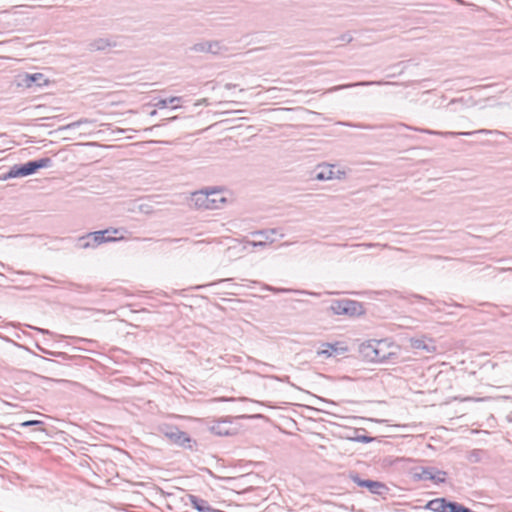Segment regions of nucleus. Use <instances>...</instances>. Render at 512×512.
Returning a JSON list of instances; mask_svg holds the SVG:
<instances>
[{
	"instance_id": "f257e3e1",
	"label": "nucleus",
	"mask_w": 512,
	"mask_h": 512,
	"mask_svg": "<svg viewBox=\"0 0 512 512\" xmlns=\"http://www.w3.org/2000/svg\"><path fill=\"white\" fill-rule=\"evenodd\" d=\"M191 201L199 209L215 210L222 208L227 199L220 190L213 189L194 192Z\"/></svg>"
},
{
	"instance_id": "f03ea898",
	"label": "nucleus",
	"mask_w": 512,
	"mask_h": 512,
	"mask_svg": "<svg viewBox=\"0 0 512 512\" xmlns=\"http://www.w3.org/2000/svg\"><path fill=\"white\" fill-rule=\"evenodd\" d=\"M393 347L387 340H369L362 345L361 351L366 358L372 362H385L395 355V352L389 349Z\"/></svg>"
},
{
	"instance_id": "7ed1b4c3",
	"label": "nucleus",
	"mask_w": 512,
	"mask_h": 512,
	"mask_svg": "<svg viewBox=\"0 0 512 512\" xmlns=\"http://www.w3.org/2000/svg\"><path fill=\"white\" fill-rule=\"evenodd\" d=\"M51 162V159L46 157L34 161H29L21 165H14L10 168L9 172L5 175L4 178L7 179L25 177L34 174L38 169L50 167Z\"/></svg>"
},
{
	"instance_id": "20e7f679",
	"label": "nucleus",
	"mask_w": 512,
	"mask_h": 512,
	"mask_svg": "<svg viewBox=\"0 0 512 512\" xmlns=\"http://www.w3.org/2000/svg\"><path fill=\"white\" fill-rule=\"evenodd\" d=\"M329 309L335 315L355 316L363 312L359 302L349 299L335 300Z\"/></svg>"
},
{
	"instance_id": "39448f33",
	"label": "nucleus",
	"mask_w": 512,
	"mask_h": 512,
	"mask_svg": "<svg viewBox=\"0 0 512 512\" xmlns=\"http://www.w3.org/2000/svg\"><path fill=\"white\" fill-rule=\"evenodd\" d=\"M108 232L109 230L96 231L89 233L86 236L80 237L78 239V246L82 249L95 248L106 241L114 240V238L105 237V234Z\"/></svg>"
},
{
	"instance_id": "423d86ee",
	"label": "nucleus",
	"mask_w": 512,
	"mask_h": 512,
	"mask_svg": "<svg viewBox=\"0 0 512 512\" xmlns=\"http://www.w3.org/2000/svg\"><path fill=\"white\" fill-rule=\"evenodd\" d=\"M163 433L173 443L184 448L192 449L193 440L187 433L180 431L177 427H169Z\"/></svg>"
},
{
	"instance_id": "0eeeda50",
	"label": "nucleus",
	"mask_w": 512,
	"mask_h": 512,
	"mask_svg": "<svg viewBox=\"0 0 512 512\" xmlns=\"http://www.w3.org/2000/svg\"><path fill=\"white\" fill-rule=\"evenodd\" d=\"M349 477L358 486L367 488L372 494L381 495L387 490L385 484L370 479H361L357 473H351Z\"/></svg>"
},
{
	"instance_id": "6e6552de",
	"label": "nucleus",
	"mask_w": 512,
	"mask_h": 512,
	"mask_svg": "<svg viewBox=\"0 0 512 512\" xmlns=\"http://www.w3.org/2000/svg\"><path fill=\"white\" fill-rule=\"evenodd\" d=\"M403 126L408 129H412V127H409L407 125H403ZM413 130H416V131H419L422 133H426V134H430V135H439V136H443V137H456L459 135L469 136V135H472L475 133H480V134L500 133L499 131H493V130H487V129H480V130L473 131V132H440V131H434V130H429V129H420V128H413Z\"/></svg>"
},
{
	"instance_id": "1a4fd4ad",
	"label": "nucleus",
	"mask_w": 512,
	"mask_h": 512,
	"mask_svg": "<svg viewBox=\"0 0 512 512\" xmlns=\"http://www.w3.org/2000/svg\"><path fill=\"white\" fill-rule=\"evenodd\" d=\"M458 505L457 502H449L445 498H437L426 504V509L433 512H453L452 506Z\"/></svg>"
},
{
	"instance_id": "9d476101",
	"label": "nucleus",
	"mask_w": 512,
	"mask_h": 512,
	"mask_svg": "<svg viewBox=\"0 0 512 512\" xmlns=\"http://www.w3.org/2000/svg\"><path fill=\"white\" fill-rule=\"evenodd\" d=\"M189 500L192 506L199 512H224L211 507L206 500L198 498L195 495H189Z\"/></svg>"
},
{
	"instance_id": "9b49d317",
	"label": "nucleus",
	"mask_w": 512,
	"mask_h": 512,
	"mask_svg": "<svg viewBox=\"0 0 512 512\" xmlns=\"http://www.w3.org/2000/svg\"><path fill=\"white\" fill-rule=\"evenodd\" d=\"M396 85L397 83L394 82H382V81H361L356 83H350V84H343L334 86L331 89H329V92L338 91L346 88L356 87V86H371V85Z\"/></svg>"
},
{
	"instance_id": "f8f14e48",
	"label": "nucleus",
	"mask_w": 512,
	"mask_h": 512,
	"mask_svg": "<svg viewBox=\"0 0 512 512\" xmlns=\"http://www.w3.org/2000/svg\"><path fill=\"white\" fill-rule=\"evenodd\" d=\"M335 177V171L333 165H319L318 171L315 175V179L319 181L331 180Z\"/></svg>"
},
{
	"instance_id": "ddd939ff",
	"label": "nucleus",
	"mask_w": 512,
	"mask_h": 512,
	"mask_svg": "<svg viewBox=\"0 0 512 512\" xmlns=\"http://www.w3.org/2000/svg\"><path fill=\"white\" fill-rule=\"evenodd\" d=\"M23 83L27 87H32L34 84L36 86H42L44 84H47L48 81L45 79L44 75L42 73H34V74H25L23 78Z\"/></svg>"
},
{
	"instance_id": "4468645a",
	"label": "nucleus",
	"mask_w": 512,
	"mask_h": 512,
	"mask_svg": "<svg viewBox=\"0 0 512 512\" xmlns=\"http://www.w3.org/2000/svg\"><path fill=\"white\" fill-rule=\"evenodd\" d=\"M192 50L195 52H210L216 54L219 50V44L218 42L210 41L197 43L192 47Z\"/></svg>"
},
{
	"instance_id": "2eb2a0df",
	"label": "nucleus",
	"mask_w": 512,
	"mask_h": 512,
	"mask_svg": "<svg viewBox=\"0 0 512 512\" xmlns=\"http://www.w3.org/2000/svg\"><path fill=\"white\" fill-rule=\"evenodd\" d=\"M411 347L417 350H425L428 353H431L435 350V346L430 341L427 343L425 339H411Z\"/></svg>"
},
{
	"instance_id": "dca6fc26",
	"label": "nucleus",
	"mask_w": 512,
	"mask_h": 512,
	"mask_svg": "<svg viewBox=\"0 0 512 512\" xmlns=\"http://www.w3.org/2000/svg\"><path fill=\"white\" fill-rule=\"evenodd\" d=\"M435 468L432 467H421L419 471H415L414 476L418 480H431L433 479V473Z\"/></svg>"
},
{
	"instance_id": "f3484780",
	"label": "nucleus",
	"mask_w": 512,
	"mask_h": 512,
	"mask_svg": "<svg viewBox=\"0 0 512 512\" xmlns=\"http://www.w3.org/2000/svg\"><path fill=\"white\" fill-rule=\"evenodd\" d=\"M276 229H268V230H259L252 233L253 236H260L263 237L267 242V240H270V242H273V239L271 238V235L276 234Z\"/></svg>"
},
{
	"instance_id": "a211bd4d",
	"label": "nucleus",
	"mask_w": 512,
	"mask_h": 512,
	"mask_svg": "<svg viewBox=\"0 0 512 512\" xmlns=\"http://www.w3.org/2000/svg\"><path fill=\"white\" fill-rule=\"evenodd\" d=\"M225 422H217L211 427V431L217 435L224 436L229 435V430L224 427Z\"/></svg>"
},
{
	"instance_id": "6ab92c4d",
	"label": "nucleus",
	"mask_w": 512,
	"mask_h": 512,
	"mask_svg": "<svg viewBox=\"0 0 512 512\" xmlns=\"http://www.w3.org/2000/svg\"><path fill=\"white\" fill-rule=\"evenodd\" d=\"M91 123H93V121H92V120L87 119V118H83V119H80V120H78V121H75V122L69 123V124H67V125H65V126H62V127L60 128V130H71V129H74V128H76V127H79V126H80V125H82V124H91Z\"/></svg>"
},
{
	"instance_id": "aec40b11",
	"label": "nucleus",
	"mask_w": 512,
	"mask_h": 512,
	"mask_svg": "<svg viewBox=\"0 0 512 512\" xmlns=\"http://www.w3.org/2000/svg\"><path fill=\"white\" fill-rule=\"evenodd\" d=\"M432 476L433 479H431V481H433L434 483H443L445 482L446 472L435 469Z\"/></svg>"
},
{
	"instance_id": "412c9836",
	"label": "nucleus",
	"mask_w": 512,
	"mask_h": 512,
	"mask_svg": "<svg viewBox=\"0 0 512 512\" xmlns=\"http://www.w3.org/2000/svg\"><path fill=\"white\" fill-rule=\"evenodd\" d=\"M336 349L334 348L333 345L331 344H326V349H323L321 351L318 352L319 355H326L327 357L331 356L332 355V352L335 351Z\"/></svg>"
},
{
	"instance_id": "4be33fe9",
	"label": "nucleus",
	"mask_w": 512,
	"mask_h": 512,
	"mask_svg": "<svg viewBox=\"0 0 512 512\" xmlns=\"http://www.w3.org/2000/svg\"><path fill=\"white\" fill-rule=\"evenodd\" d=\"M106 45H107V43L103 39L97 40L93 44H91L92 48L95 50L104 49Z\"/></svg>"
},
{
	"instance_id": "5701e85b",
	"label": "nucleus",
	"mask_w": 512,
	"mask_h": 512,
	"mask_svg": "<svg viewBox=\"0 0 512 512\" xmlns=\"http://www.w3.org/2000/svg\"><path fill=\"white\" fill-rule=\"evenodd\" d=\"M181 97H178V96H173V97H170L168 100V104H172V109H177L179 108L180 106L178 105V103L181 101Z\"/></svg>"
},
{
	"instance_id": "b1692460",
	"label": "nucleus",
	"mask_w": 512,
	"mask_h": 512,
	"mask_svg": "<svg viewBox=\"0 0 512 512\" xmlns=\"http://www.w3.org/2000/svg\"><path fill=\"white\" fill-rule=\"evenodd\" d=\"M167 105H168V100L167 99H161L157 103L154 104V106L159 108V109L166 108Z\"/></svg>"
},
{
	"instance_id": "393cba45",
	"label": "nucleus",
	"mask_w": 512,
	"mask_h": 512,
	"mask_svg": "<svg viewBox=\"0 0 512 512\" xmlns=\"http://www.w3.org/2000/svg\"><path fill=\"white\" fill-rule=\"evenodd\" d=\"M339 40L350 43L353 40V38L350 33H345L339 37Z\"/></svg>"
},
{
	"instance_id": "a878e982",
	"label": "nucleus",
	"mask_w": 512,
	"mask_h": 512,
	"mask_svg": "<svg viewBox=\"0 0 512 512\" xmlns=\"http://www.w3.org/2000/svg\"><path fill=\"white\" fill-rule=\"evenodd\" d=\"M248 244L253 247H265L267 245L266 241H249Z\"/></svg>"
},
{
	"instance_id": "bb28decb",
	"label": "nucleus",
	"mask_w": 512,
	"mask_h": 512,
	"mask_svg": "<svg viewBox=\"0 0 512 512\" xmlns=\"http://www.w3.org/2000/svg\"><path fill=\"white\" fill-rule=\"evenodd\" d=\"M42 424V421L39 420H29L22 423V426H34V425H40Z\"/></svg>"
},
{
	"instance_id": "cd10ccee",
	"label": "nucleus",
	"mask_w": 512,
	"mask_h": 512,
	"mask_svg": "<svg viewBox=\"0 0 512 512\" xmlns=\"http://www.w3.org/2000/svg\"><path fill=\"white\" fill-rule=\"evenodd\" d=\"M344 175H345V173L343 171L338 170L337 172H335L334 179H342L344 177Z\"/></svg>"
},
{
	"instance_id": "c85d7f7f",
	"label": "nucleus",
	"mask_w": 512,
	"mask_h": 512,
	"mask_svg": "<svg viewBox=\"0 0 512 512\" xmlns=\"http://www.w3.org/2000/svg\"><path fill=\"white\" fill-rule=\"evenodd\" d=\"M236 87V84H232V83H226L225 84V88L230 90V89H233Z\"/></svg>"
},
{
	"instance_id": "c756f323",
	"label": "nucleus",
	"mask_w": 512,
	"mask_h": 512,
	"mask_svg": "<svg viewBox=\"0 0 512 512\" xmlns=\"http://www.w3.org/2000/svg\"><path fill=\"white\" fill-rule=\"evenodd\" d=\"M202 104H207V99L204 98V99H201V100H199V101H197L195 103L196 106H199V105H202Z\"/></svg>"
},
{
	"instance_id": "7c9ffc66",
	"label": "nucleus",
	"mask_w": 512,
	"mask_h": 512,
	"mask_svg": "<svg viewBox=\"0 0 512 512\" xmlns=\"http://www.w3.org/2000/svg\"><path fill=\"white\" fill-rule=\"evenodd\" d=\"M158 126H159V125H154V126H152V127L146 128V129H145V131H151V130H153V129L157 128Z\"/></svg>"
},
{
	"instance_id": "2f4dec72",
	"label": "nucleus",
	"mask_w": 512,
	"mask_h": 512,
	"mask_svg": "<svg viewBox=\"0 0 512 512\" xmlns=\"http://www.w3.org/2000/svg\"><path fill=\"white\" fill-rule=\"evenodd\" d=\"M361 440H362L363 442H368V441H369V438H368V437H366V436H363V437L361 438Z\"/></svg>"
},
{
	"instance_id": "473e14b6",
	"label": "nucleus",
	"mask_w": 512,
	"mask_h": 512,
	"mask_svg": "<svg viewBox=\"0 0 512 512\" xmlns=\"http://www.w3.org/2000/svg\"><path fill=\"white\" fill-rule=\"evenodd\" d=\"M269 289L275 291L273 288H269ZM277 291L278 292H286L287 290L286 289H278Z\"/></svg>"
},
{
	"instance_id": "72a5a7b5",
	"label": "nucleus",
	"mask_w": 512,
	"mask_h": 512,
	"mask_svg": "<svg viewBox=\"0 0 512 512\" xmlns=\"http://www.w3.org/2000/svg\"><path fill=\"white\" fill-rule=\"evenodd\" d=\"M157 114V111L156 110H153L150 112V116H155Z\"/></svg>"
},
{
	"instance_id": "f704fd0d",
	"label": "nucleus",
	"mask_w": 512,
	"mask_h": 512,
	"mask_svg": "<svg viewBox=\"0 0 512 512\" xmlns=\"http://www.w3.org/2000/svg\"><path fill=\"white\" fill-rule=\"evenodd\" d=\"M175 119H177V116L170 117L168 120H169V121H173V120H175Z\"/></svg>"
},
{
	"instance_id": "c9c22d12",
	"label": "nucleus",
	"mask_w": 512,
	"mask_h": 512,
	"mask_svg": "<svg viewBox=\"0 0 512 512\" xmlns=\"http://www.w3.org/2000/svg\"><path fill=\"white\" fill-rule=\"evenodd\" d=\"M204 287V285H198L195 287V289H202Z\"/></svg>"
},
{
	"instance_id": "e433bc0d",
	"label": "nucleus",
	"mask_w": 512,
	"mask_h": 512,
	"mask_svg": "<svg viewBox=\"0 0 512 512\" xmlns=\"http://www.w3.org/2000/svg\"><path fill=\"white\" fill-rule=\"evenodd\" d=\"M118 231H119L118 229H114V230H113V232H114L115 234H116V233H118Z\"/></svg>"
}]
</instances>
